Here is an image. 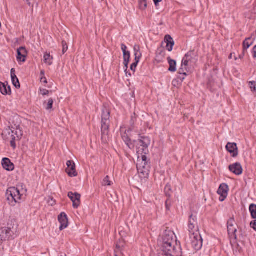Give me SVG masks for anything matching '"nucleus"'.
Segmentation results:
<instances>
[{
	"label": "nucleus",
	"instance_id": "28",
	"mask_svg": "<svg viewBox=\"0 0 256 256\" xmlns=\"http://www.w3.org/2000/svg\"><path fill=\"white\" fill-rule=\"evenodd\" d=\"M136 140L132 141L131 139L130 138L128 140H124V142L126 144V145L130 149L132 150L134 148V144L136 143Z\"/></svg>",
	"mask_w": 256,
	"mask_h": 256
},
{
	"label": "nucleus",
	"instance_id": "42",
	"mask_svg": "<svg viewBox=\"0 0 256 256\" xmlns=\"http://www.w3.org/2000/svg\"><path fill=\"white\" fill-rule=\"evenodd\" d=\"M138 66V64L136 63H132L130 66V70L134 72V73L135 72L136 68Z\"/></svg>",
	"mask_w": 256,
	"mask_h": 256
},
{
	"label": "nucleus",
	"instance_id": "40",
	"mask_svg": "<svg viewBox=\"0 0 256 256\" xmlns=\"http://www.w3.org/2000/svg\"><path fill=\"white\" fill-rule=\"evenodd\" d=\"M40 91L43 96L48 95L49 94V91L46 89L40 88Z\"/></svg>",
	"mask_w": 256,
	"mask_h": 256
},
{
	"label": "nucleus",
	"instance_id": "55",
	"mask_svg": "<svg viewBox=\"0 0 256 256\" xmlns=\"http://www.w3.org/2000/svg\"><path fill=\"white\" fill-rule=\"evenodd\" d=\"M162 0H153L155 5L157 6L160 2Z\"/></svg>",
	"mask_w": 256,
	"mask_h": 256
},
{
	"label": "nucleus",
	"instance_id": "34",
	"mask_svg": "<svg viewBox=\"0 0 256 256\" xmlns=\"http://www.w3.org/2000/svg\"><path fill=\"white\" fill-rule=\"evenodd\" d=\"M110 180V177L107 176L102 180V186H110L112 184Z\"/></svg>",
	"mask_w": 256,
	"mask_h": 256
},
{
	"label": "nucleus",
	"instance_id": "37",
	"mask_svg": "<svg viewBox=\"0 0 256 256\" xmlns=\"http://www.w3.org/2000/svg\"><path fill=\"white\" fill-rule=\"evenodd\" d=\"M62 54H64L68 50V46L66 42L64 40L62 41Z\"/></svg>",
	"mask_w": 256,
	"mask_h": 256
},
{
	"label": "nucleus",
	"instance_id": "61",
	"mask_svg": "<svg viewBox=\"0 0 256 256\" xmlns=\"http://www.w3.org/2000/svg\"><path fill=\"white\" fill-rule=\"evenodd\" d=\"M66 256V254H61L60 256Z\"/></svg>",
	"mask_w": 256,
	"mask_h": 256
},
{
	"label": "nucleus",
	"instance_id": "24",
	"mask_svg": "<svg viewBox=\"0 0 256 256\" xmlns=\"http://www.w3.org/2000/svg\"><path fill=\"white\" fill-rule=\"evenodd\" d=\"M253 44L250 37L246 38L243 42V50L244 52L248 48Z\"/></svg>",
	"mask_w": 256,
	"mask_h": 256
},
{
	"label": "nucleus",
	"instance_id": "21",
	"mask_svg": "<svg viewBox=\"0 0 256 256\" xmlns=\"http://www.w3.org/2000/svg\"><path fill=\"white\" fill-rule=\"evenodd\" d=\"M178 252H166V253H159L158 256H181L182 255V248L180 244L178 246Z\"/></svg>",
	"mask_w": 256,
	"mask_h": 256
},
{
	"label": "nucleus",
	"instance_id": "2",
	"mask_svg": "<svg viewBox=\"0 0 256 256\" xmlns=\"http://www.w3.org/2000/svg\"><path fill=\"white\" fill-rule=\"evenodd\" d=\"M110 111L104 105L102 110L101 122L102 140L104 143H106L108 138V133L110 124Z\"/></svg>",
	"mask_w": 256,
	"mask_h": 256
},
{
	"label": "nucleus",
	"instance_id": "53",
	"mask_svg": "<svg viewBox=\"0 0 256 256\" xmlns=\"http://www.w3.org/2000/svg\"><path fill=\"white\" fill-rule=\"evenodd\" d=\"M14 195V198H18V197H20V200H21V197H22V196L20 194V192H19V194L18 195L17 194H13Z\"/></svg>",
	"mask_w": 256,
	"mask_h": 256
},
{
	"label": "nucleus",
	"instance_id": "7",
	"mask_svg": "<svg viewBox=\"0 0 256 256\" xmlns=\"http://www.w3.org/2000/svg\"><path fill=\"white\" fill-rule=\"evenodd\" d=\"M192 248L196 250H200L202 246V239L199 232L190 234Z\"/></svg>",
	"mask_w": 256,
	"mask_h": 256
},
{
	"label": "nucleus",
	"instance_id": "56",
	"mask_svg": "<svg viewBox=\"0 0 256 256\" xmlns=\"http://www.w3.org/2000/svg\"><path fill=\"white\" fill-rule=\"evenodd\" d=\"M10 74L11 75H12V74H16V70H15V69L14 68H12L11 69V70H10Z\"/></svg>",
	"mask_w": 256,
	"mask_h": 256
},
{
	"label": "nucleus",
	"instance_id": "6",
	"mask_svg": "<svg viewBox=\"0 0 256 256\" xmlns=\"http://www.w3.org/2000/svg\"><path fill=\"white\" fill-rule=\"evenodd\" d=\"M188 230L190 232V234L198 232V225L197 216L196 214H192L189 216Z\"/></svg>",
	"mask_w": 256,
	"mask_h": 256
},
{
	"label": "nucleus",
	"instance_id": "41",
	"mask_svg": "<svg viewBox=\"0 0 256 256\" xmlns=\"http://www.w3.org/2000/svg\"><path fill=\"white\" fill-rule=\"evenodd\" d=\"M121 49L123 52V54L128 52V51H126L127 47L124 44H121Z\"/></svg>",
	"mask_w": 256,
	"mask_h": 256
},
{
	"label": "nucleus",
	"instance_id": "51",
	"mask_svg": "<svg viewBox=\"0 0 256 256\" xmlns=\"http://www.w3.org/2000/svg\"><path fill=\"white\" fill-rule=\"evenodd\" d=\"M41 82H43L45 84H47L48 82L45 76H42L40 80Z\"/></svg>",
	"mask_w": 256,
	"mask_h": 256
},
{
	"label": "nucleus",
	"instance_id": "23",
	"mask_svg": "<svg viewBox=\"0 0 256 256\" xmlns=\"http://www.w3.org/2000/svg\"><path fill=\"white\" fill-rule=\"evenodd\" d=\"M168 61L170 65L168 70L171 72H175L176 70V62L175 60L171 59L170 57H168Z\"/></svg>",
	"mask_w": 256,
	"mask_h": 256
},
{
	"label": "nucleus",
	"instance_id": "59",
	"mask_svg": "<svg viewBox=\"0 0 256 256\" xmlns=\"http://www.w3.org/2000/svg\"><path fill=\"white\" fill-rule=\"evenodd\" d=\"M232 58V54H231L230 56H229V58Z\"/></svg>",
	"mask_w": 256,
	"mask_h": 256
},
{
	"label": "nucleus",
	"instance_id": "38",
	"mask_svg": "<svg viewBox=\"0 0 256 256\" xmlns=\"http://www.w3.org/2000/svg\"><path fill=\"white\" fill-rule=\"evenodd\" d=\"M135 58L134 60L135 62L134 63H136V64H138V63L140 62V58L142 57V54L141 52L136 53L134 54Z\"/></svg>",
	"mask_w": 256,
	"mask_h": 256
},
{
	"label": "nucleus",
	"instance_id": "15",
	"mask_svg": "<svg viewBox=\"0 0 256 256\" xmlns=\"http://www.w3.org/2000/svg\"><path fill=\"white\" fill-rule=\"evenodd\" d=\"M228 168L231 172L237 176L241 174L243 172L242 166L240 162H236L230 165Z\"/></svg>",
	"mask_w": 256,
	"mask_h": 256
},
{
	"label": "nucleus",
	"instance_id": "52",
	"mask_svg": "<svg viewBox=\"0 0 256 256\" xmlns=\"http://www.w3.org/2000/svg\"><path fill=\"white\" fill-rule=\"evenodd\" d=\"M253 56L256 58V45L253 48Z\"/></svg>",
	"mask_w": 256,
	"mask_h": 256
},
{
	"label": "nucleus",
	"instance_id": "36",
	"mask_svg": "<svg viewBox=\"0 0 256 256\" xmlns=\"http://www.w3.org/2000/svg\"><path fill=\"white\" fill-rule=\"evenodd\" d=\"M16 136L14 134H12L11 136V140L10 142L11 146L14 148H16Z\"/></svg>",
	"mask_w": 256,
	"mask_h": 256
},
{
	"label": "nucleus",
	"instance_id": "20",
	"mask_svg": "<svg viewBox=\"0 0 256 256\" xmlns=\"http://www.w3.org/2000/svg\"><path fill=\"white\" fill-rule=\"evenodd\" d=\"M190 66L188 64L185 65L184 62H182L181 66L178 70V74L180 75L188 76V72L190 71Z\"/></svg>",
	"mask_w": 256,
	"mask_h": 256
},
{
	"label": "nucleus",
	"instance_id": "3",
	"mask_svg": "<svg viewBox=\"0 0 256 256\" xmlns=\"http://www.w3.org/2000/svg\"><path fill=\"white\" fill-rule=\"evenodd\" d=\"M142 158H138L136 167L140 177L142 178H148L150 172V164L146 154H142Z\"/></svg>",
	"mask_w": 256,
	"mask_h": 256
},
{
	"label": "nucleus",
	"instance_id": "32",
	"mask_svg": "<svg viewBox=\"0 0 256 256\" xmlns=\"http://www.w3.org/2000/svg\"><path fill=\"white\" fill-rule=\"evenodd\" d=\"M172 204V200L170 198H167L165 202L166 207L167 210H170Z\"/></svg>",
	"mask_w": 256,
	"mask_h": 256
},
{
	"label": "nucleus",
	"instance_id": "54",
	"mask_svg": "<svg viewBox=\"0 0 256 256\" xmlns=\"http://www.w3.org/2000/svg\"><path fill=\"white\" fill-rule=\"evenodd\" d=\"M159 54L162 57H164L165 55V52L164 50H161L159 52Z\"/></svg>",
	"mask_w": 256,
	"mask_h": 256
},
{
	"label": "nucleus",
	"instance_id": "22",
	"mask_svg": "<svg viewBox=\"0 0 256 256\" xmlns=\"http://www.w3.org/2000/svg\"><path fill=\"white\" fill-rule=\"evenodd\" d=\"M228 186L226 184H222L218 190V194L222 195H228Z\"/></svg>",
	"mask_w": 256,
	"mask_h": 256
},
{
	"label": "nucleus",
	"instance_id": "33",
	"mask_svg": "<svg viewBox=\"0 0 256 256\" xmlns=\"http://www.w3.org/2000/svg\"><path fill=\"white\" fill-rule=\"evenodd\" d=\"M132 130V128H129L128 130H126L125 131V132L122 134V139L123 140V141L124 142V140H128V138H130V137L128 136V133L130 132H131Z\"/></svg>",
	"mask_w": 256,
	"mask_h": 256
},
{
	"label": "nucleus",
	"instance_id": "13",
	"mask_svg": "<svg viewBox=\"0 0 256 256\" xmlns=\"http://www.w3.org/2000/svg\"><path fill=\"white\" fill-rule=\"evenodd\" d=\"M28 52L25 46H21L17 50V56L16 58L18 61L25 62L26 58L27 56Z\"/></svg>",
	"mask_w": 256,
	"mask_h": 256
},
{
	"label": "nucleus",
	"instance_id": "19",
	"mask_svg": "<svg viewBox=\"0 0 256 256\" xmlns=\"http://www.w3.org/2000/svg\"><path fill=\"white\" fill-rule=\"evenodd\" d=\"M164 41L166 43V49L168 52H171L172 50L173 46L174 44V42L170 35H166L164 38Z\"/></svg>",
	"mask_w": 256,
	"mask_h": 256
},
{
	"label": "nucleus",
	"instance_id": "50",
	"mask_svg": "<svg viewBox=\"0 0 256 256\" xmlns=\"http://www.w3.org/2000/svg\"><path fill=\"white\" fill-rule=\"evenodd\" d=\"M185 76H186L180 75L178 77V79L180 80L181 82H182L185 79Z\"/></svg>",
	"mask_w": 256,
	"mask_h": 256
},
{
	"label": "nucleus",
	"instance_id": "58",
	"mask_svg": "<svg viewBox=\"0 0 256 256\" xmlns=\"http://www.w3.org/2000/svg\"><path fill=\"white\" fill-rule=\"evenodd\" d=\"M116 248L118 250H120V246L118 244H117L116 245Z\"/></svg>",
	"mask_w": 256,
	"mask_h": 256
},
{
	"label": "nucleus",
	"instance_id": "17",
	"mask_svg": "<svg viewBox=\"0 0 256 256\" xmlns=\"http://www.w3.org/2000/svg\"><path fill=\"white\" fill-rule=\"evenodd\" d=\"M0 91L4 95L8 94H11V88L10 86H8V83H3L0 82Z\"/></svg>",
	"mask_w": 256,
	"mask_h": 256
},
{
	"label": "nucleus",
	"instance_id": "30",
	"mask_svg": "<svg viewBox=\"0 0 256 256\" xmlns=\"http://www.w3.org/2000/svg\"><path fill=\"white\" fill-rule=\"evenodd\" d=\"M164 192L166 196L168 198H170L171 194L172 193L171 186L169 184H167L164 188Z\"/></svg>",
	"mask_w": 256,
	"mask_h": 256
},
{
	"label": "nucleus",
	"instance_id": "5",
	"mask_svg": "<svg viewBox=\"0 0 256 256\" xmlns=\"http://www.w3.org/2000/svg\"><path fill=\"white\" fill-rule=\"evenodd\" d=\"M15 194H19V190L15 187L9 188L6 192V196H7V200L9 202V204L14 206L16 203H20V197L18 198H14V195Z\"/></svg>",
	"mask_w": 256,
	"mask_h": 256
},
{
	"label": "nucleus",
	"instance_id": "47",
	"mask_svg": "<svg viewBox=\"0 0 256 256\" xmlns=\"http://www.w3.org/2000/svg\"><path fill=\"white\" fill-rule=\"evenodd\" d=\"M134 54L140 52V46H138L136 45L134 46Z\"/></svg>",
	"mask_w": 256,
	"mask_h": 256
},
{
	"label": "nucleus",
	"instance_id": "43",
	"mask_svg": "<svg viewBox=\"0 0 256 256\" xmlns=\"http://www.w3.org/2000/svg\"><path fill=\"white\" fill-rule=\"evenodd\" d=\"M236 252L242 253L243 252L242 248L240 246V244H238L236 247Z\"/></svg>",
	"mask_w": 256,
	"mask_h": 256
},
{
	"label": "nucleus",
	"instance_id": "12",
	"mask_svg": "<svg viewBox=\"0 0 256 256\" xmlns=\"http://www.w3.org/2000/svg\"><path fill=\"white\" fill-rule=\"evenodd\" d=\"M67 168L66 170V172L70 176H76L78 175V173L76 170V165L74 161L68 160L66 162Z\"/></svg>",
	"mask_w": 256,
	"mask_h": 256
},
{
	"label": "nucleus",
	"instance_id": "4",
	"mask_svg": "<svg viewBox=\"0 0 256 256\" xmlns=\"http://www.w3.org/2000/svg\"><path fill=\"white\" fill-rule=\"evenodd\" d=\"M137 144V152L141 154H146L148 153V148L150 144V140L149 137L139 136V139L136 140Z\"/></svg>",
	"mask_w": 256,
	"mask_h": 256
},
{
	"label": "nucleus",
	"instance_id": "1",
	"mask_svg": "<svg viewBox=\"0 0 256 256\" xmlns=\"http://www.w3.org/2000/svg\"><path fill=\"white\" fill-rule=\"evenodd\" d=\"M159 244L161 250L160 253L174 252H178V246L180 245V243L178 242L174 232L167 228L164 232Z\"/></svg>",
	"mask_w": 256,
	"mask_h": 256
},
{
	"label": "nucleus",
	"instance_id": "26",
	"mask_svg": "<svg viewBox=\"0 0 256 256\" xmlns=\"http://www.w3.org/2000/svg\"><path fill=\"white\" fill-rule=\"evenodd\" d=\"M251 216L253 219L256 218V204H252L249 208Z\"/></svg>",
	"mask_w": 256,
	"mask_h": 256
},
{
	"label": "nucleus",
	"instance_id": "39",
	"mask_svg": "<svg viewBox=\"0 0 256 256\" xmlns=\"http://www.w3.org/2000/svg\"><path fill=\"white\" fill-rule=\"evenodd\" d=\"M249 85L252 92H254L256 91V83L255 82H250Z\"/></svg>",
	"mask_w": 256,
	"mask_h": 256
},
{
	"label": "nucleus",
	"instance_id": "14",
	"mask_svg": "<svg viewBox=\"0 0 256 256\" xmlns=\"http://www.w3.org/2000/svg\"><path fill=\"white\" fill-rule=\"evenodd\" d=\"M226 150L232 155V156L235 158L238 156V148L236 143L228 142L226 146Z\"/></svg>",
	"mask_w": 256,
	"mask_h": 256
},
{
	"label": "nucleus",
	"instance_id": "31",
	"mask_svg": "<svg viewBox=\"0 0 256 256\" xmlns=\"http://www.w3.org/2000/svg\"><path fill=\"white\" fill-rule=\"evenodd\" d=\"M138 4L140 10H144L147 7L146 0H138Z\"/></svg>",
	"mask_w": 256,
	"mask_h": 256
},
{
	"label": "nucleus",
	"instance_id": "25",
	"mask_svg": "<svg viewBox=\"0 0 256 256\" xmlns=\"http://www.w3.org/2000/svg\"><path fill=\"white\" fill-rule=\"evenodd\" d=\"M123 56H124V64L125 66V67L126 68H128V64L130 62V52H128L123 54Z\"/></svg>",
	"mask_w": 256,
	"mask_h": 256
},
{
	"label": "nucleus",
	"instance_id": "8",
	"mask_svg": "<svg viewBox=\"0 0 256 256\" xmlns=\"http://www.w3.org/2000/svg\"><path fill=\"white\" fill-rule=\"evenodd\" d=\"M197 60V55L194 50L189 51L185 54L182 58V62L185 65L188 64L192 66V64L195 63Z\"/></svg>",
	"mask_w": 256,
	"mask_h": 256
},
{
	"label": "nucleus",
	"instance_id": "57",
	"mask_svg": "<svg viewBox=\"0 0 256 256\" xmlns=\"http://www.w3.org/2000/svg\"><path fill=\"white\" fill-rule=\"evenodd\" d=\"M44 73H45V72H44V70H42L40 71V75H41L42 76H44Z\"/></svg>",
	"mask_w": 256,
	"mask_h": 256
},
{
	"label": "nucleus",
	"instance_id": "45",
	"mask_svg": "<svg viewBox=\"0 0 256 256\" xmlns=\"http://www.w3.org/2000/svg\"><path fill=\"white\" fill-rule=\"evenodd\" d=\"M11 78H12V81H14V80H16L17 83L19 84V80H18V78H17L16 76V74H14H14L11 75Z\"/></svg>",
	"mask_w": 256,
	"mask_h": 256
},
{
	"label": "nucleus",
	"instance_id": "27",
	"mask_svg": "<svg viewBox=\"0 0 256 256\" xmlns=\"http://www.w3.org/2000/svg\"><path fill=\"white\" fill-rule=\"evenodd\" d=\"M44 62L46 64H47L49 66H50L52 64V57L50 56V54H47V53L45 54H44Z\"/></svg>",
	"mask_w": 256,
	"mask_h": 256
},
{
	"label": "nucleus",
	"instance_id": "49",
	"mask_svg": "<svg viewBox=\"0 0 256 256\" xmlns=\"http://www.w3.org/2000/svg\"><path fill=\"white\" fill-rule=\"evenodd\" d=\"M242 240H240V242L242 243V244L244 246L246 245V238L244 237L243 236H242Z\"/></svg>",
	"mask_w": 256,
	"mask_h": 256
},
{
	"label": "nucleus",
	"instance_id": "48",
	"mask_svg": "<svg viewBox=\"0 0 256 256\" xmlns=\"http://www.w3.org/2000/svg\"><path fill=\"white\" fill-rule=\"evenodd\" d=\"M220 200L221 202L224 201L226 198L227 197V196H228V195H222V194H220Z\"/></svg>",
	"mask_w": 256,
	"mask_h": 256
},
{
	"label": "nucleus",
	"instance_id": "9",
	"mask_svg": "<svg viewBox=\"0 0 256 256\" xmlns=\"http://www.w3.org/2000/svg\"><path fill=\"white\" fill-rule=\"evenodd\" d=\"M14 233L9 228H0V242L10 239L14 238Z\"/></svg>",
	"mask_w": 256,
	"mask_h": 256
},
{
	"label": "nucleus",
	"instance_id": "60",
	"mask_svg": "<svg viewBox=\"0 0 256 256\" xmlns=\"http://www.w3.org/2000/svg\"><path fill=\"white\" fill-rule=\"evenodd\" d=\"M239 57H240V58H243V55H242H242H240Z\"/></svg>",
	"mask_w": 256,
	"mask_h": 256
},
{
	"label": "nucleus",
	"instance_id": "44",
	"mask_svg": "<svg viewBox=\"0 0 256 256\" xmlns=\"http://www.w3.org/2000/svg\"><path fill=\"white\" fill-rule=\"evenodd\" d=\"M250 226L256 231V220H254L250 224Z\"/></svg>",
	"mask_w": 256,
	"mask_h": 256
},
{
	"label": "nucleus",
	"instance_id": "16",
	"mask_svg": "<svg viewBox=\"0 0 256 256\" xmlns=\"http://www.w3.org/2000/svg\"><path fill=\"white\" fill-rule=\"evenodd\" d=\"M58 220L60 226V230L66 228L68 225V219L66 213L62 212L58 216Z\"/></svg>",
	"mask_w": 256,
	"mask_h": 256
},
{
	"label": "nucleus",
	"instance_id": "18",
	"mask_svg": "<svg viewBox=\"0 0 256 256\" xmlns=\"http://www.w3.org/2000/svg\"><path fill=\"white\" fill-rule=\"evenodd\" d=\"M2 166L5 170L10 171L14 169V165L8 158H4L2 160Z\"/></svg>",
	"mask_w": 256,
	"mask_h": 256
},
{
	"label": "nucleus",
	"instance_id": "10",
	"mask_svg": "<svg viewBox=\"0 0 256 256\" xmlns=\"http://www.w3.org/2000/svg\"><path fill=\"white\" fill-rule=\"evenodd\" d=\"M235 220L234 218H230L227 222V228L228 234L230 236L233 237L235 240H237L238 238L236 235L237 229L234 226Z\"/></svg>",
	"mask_w": 256,
	"mask_h": 256
},
{
	"label": "nucleus",
	"instance_id": "35",
	"mask_svg": "<svg viewBox=\"0 0 256 256\" xmlns=\"http://www.w3.org/2000/svg\"><path fill=\"white\" fill-rule=\"evenodd\" d=\"M53 103H54V100H53L52 98H50L48 100V103L46 106V109L47 110L52 109V108Z\"/></svg>",
	"mask_w": 256,
	"mask_h": 256
},
{
	"label": "nucleus",
	"instance_id": "29",
	"mask_svg": "<svg viewBox=\"0 0 256 256\" xmlns=\"http://www.w3.org/2000/svg\"><path fill=\"white\" fill-rule=\"evenodd\" d=\"M10 130L12 134H14L15 135H16V137L18 139L21 138V137L22 136V132L21 130H20L19 126H18V127H17L16 130V131L12 130L11 129H10Z\"/></svg>",
	"mask_w": 256,
	"mask_h": 256
},
{
	"label": "nucleus",
	"instance_id": "11",
	"mask_svg": "<svg viewBox=\"0 0 256 256\" xmlns=\"http://www.w3.org/2000/svg\"><path fill=\"white\" fill-rule=\"evenodd\" d=\"M68 196L72 201L73 207L74 208H78L80 204V194L78 192L73 193L72 192H70L68 193Z\"/></svg>",
	"mask_w": 256,
	"mask_h": 256
},
{
	"label": "nucleus",
	"instance_id": "46",
	"mask_svg": "<svg viewBox=\"0 0 256 256\" xmlns=\"http://www.w3.org/2000/svg\"><path fill=\"white\" fill-rule=\"evenodd\" d=\"M13 85L16 88H20V83L18 84L17 83L16 80H14V81H12Z\"/></svg>",
	"mask_w": 256,
	"mask_h": 256
}]
</instances>
